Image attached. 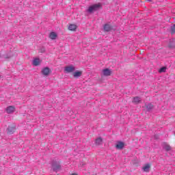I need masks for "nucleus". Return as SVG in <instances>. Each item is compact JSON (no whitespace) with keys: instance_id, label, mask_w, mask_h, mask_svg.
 <instances>
[{"instance_id":"1","label":"nucleus","mask_w":175,"mask_h":175,"mask_svg":"<svg viewBox=\"0 0 175 175\" xmlns=\"http://www.w3.org/2000/svg\"><path fill=\"white\" fill-rule=\"evenodd\" d=\"M100 8H102V5L100 4V3H98L97 4H94L90 6L87 12L88 13H94V12H96V10H99Z\"/></svg>"},{"instance_id":"2","label":"nucleus","mask_w":175,"mask_h":175,"mask_svg":"<svg viewBox=\"0 0 175 175\" xmlns=\"http://www.w3.org/2000/svg\"><path fill=\"white\" fill-rule=\"evenodd\" d=\"M115 147L117 150H122L124 147H125V143L122 142H118Z\"/></svg>"},{"instance_id":"3","label":"nucleus","mask_w":175,"mask_h":175,"mask_svg":"<svg viewBox=\"0 0 175 175\" xmlns=\"http://www.w3.org/2000/svg\"><path fill=\"white\" fill-rule=\"evenodd\" d=\"M5 110L8 114H12V113H14V111H16V107L14 106H9Z\"/></svg>"},{"instance_id":"4","label":"nucleus","mask_w":175,"mask_h":175,"mask_svg":"<svg viewBox=\"0 0 175 175\" xmlns=\"http://www.w3.org/2000/svg\"><path fill=\"white\" fill-rule=\"evenodd\" d=\"M75 66H68L65 68V71L67 73H72V72H75Z\"/></svg>"},{"instance_id":"5","label":"nucleus","mask_w":175,"mask_h":175,"mask_svg":"<svg viewBox=\"0 0 175 175\" xmlns=\"http://www.w3.org/2000/svg\"><path fill=\"white\" fill-rule=\"evenodd\" d=\"M113 30V26L109 25V24H105L104 25V31L105 32H110V31Z\"/></svg>"},{"instance_id":"6","label":"nucleus","mask_w":175,"mask_h":175,"mask_svg":"<svg viewBox=\"0 0 175 175\" xmlns=\"http://www.w3.org/2000/svg\"><path fill=\"white\" fill-rule=\"evenodd\" d=\"M42 73L44 76H49L50 75V68L49 67H45L42 70Z\"/></svg>"},{"instance_id":"7","label":"nucleus","mask_w":175,"mask_h":175,"mask_svg":"<svg viewBox=\"0 0 175 175\" xmlns=\"http://www.w3.org/2000/svg\"><path fill=\"white\" fill-rule=\"evenodd\" d=\"M14 132H16V127H14V126H9L8 128L7 133L8 135H13V133H14Z\"/></svg>"},{"instance_id":"8","label":"nucleus","mask_w":175,"mask_h":175,"mask_svg":"<svg viewBox=\"0 0 175 175\" xmlns=\"http://www.w3.org/2000/svg\"><path fill=\"white\" fill-rule=\"evenodd\" d=\"M163 148L165 150V151H170L172 150V146L167 144L166 142L163 144Z\"/></svg>"},{"instance_id":"9","label":"nucleus","mask_w":175,"mask_h":175,"mask_svg":"<svg viewBox=\"0 0 175 175\" xmlns=\"http://www.w3.org/2000/svg\"><path fill=\"white\" fill-rule=\"evenodd\" d=\"M57 36H58V35H57L55 32H51L49 34V38L52 40H55V39H57Z\"/></svg>"},{"instance_id":"10","label":"nucleus","mask_w":175,"mask_h":175,"mask_svg":"<svg viewBox=\"0 0 175 175\" xmlns=\"http://www.w3.org/2000/svg\"><path fill=\"white\" fill-rule=\"evenodd\" d=\"M104 76H110L111 75V71L109 68H106L103 70Z\"/></svg>"},{"instance_id":"11","label":"nucleus","mask_w":175,"mask_h":175,"mask_svg":"<svg viewBox=\"0 0 175 175\" xmlns=\"http://www.w3.org/2000/svg\"><path fill=\"white\" fill-rule=\"evenodd\" d=\"M33 65L34 66H38V65H40V59L39 58H36L33 61Z\"/></svg>"},{"instance_id":"12","label":"nucleus","mask_w":175,"mask_h":175,"mask_svg":"<svg viewBox=\"0 0 175 175\" xmlns=\"http://www.w3.org/2000/svg\"><path fill=\"white\" fill-rule=\"evenodd\" d=\"M68 29L70 31H76V29H77V26L76 25L71 24L68 26Z\"/></svg>"},{"instance_id":"13","label":"nucleus","mask_w":175,"mask_h":175,"mask_svg":"<svg viewBox=\"0 0 175 175\" xmlns=\"http://www.w3.org/2000/svg\"><path fill=\"white\" fill-rule=\"evenodd\" d=\"M140 100H141L140 97L135 96V97L133 98V103H137V104L140 103Z\"/></svg>"},{"instance_id":"14","label":"nucleus","mask_w":175,"mask_h":175,"mask_svg":"<svg viewBox=\"0 0 175 175\" xmlns=\"http://www.w3.org/2000/svg\"><path fill=\"white\" fill-rule=\"evenodd\" d=\"M150 167H151L150 164H146L143 167V170L144 172H150Z\"/></svg>"},{"instance_id":"15","label":"nucleus","mask_w":175,"mask_h":175,"mask_svg":"<svg viewBox=\"0 0 175 175\" xmlns=\"http://www.w3.org/2000/svg\"><path fill=\"white\" fill-rule=\"evenodd\" d=\"M102 142H103V139H102L101 137H98L96 139V144H97V146H100V144H102Z\"/></svg>"},{"instance_id":"16","label":"nucleus","mask_w":175,"mask_h":175,"mask_svg":"<svg viewBox=\"0 0 175 175\" xmlns=\"http://www.w3.org/2000/svg\"><path fill=\"white\" fill-rule=\"evenodd\" d=\"M81 71H77L73 73V76L74 77H80V76H81Z\"/></svg>"},{"instance_id":"17","label":"nucleus","mask_w":175,"mask_h":175,"mask_svg":"<svg viewBox=\"0 0 175 175\" xmlns=\"http://www.w3.org/2000/svg\"><path fill=\"white\" fill-rule=\"evenodd\" d=\"M166 67H162L159 69V73H165L166 72Z\"/></svg>"},{"instance_id":"18","label":"nucleus","mask_w":175,"mask_h":175,"mask_svg":"<svg viewBox=\"0 0 175 175\" xmlns=\"http://www.w3.org/2000/svg\"><path fill=\"white\" fill-rule=\"evenodd\" d=\"M171 33L172 34L175 33V25L171 27Z\"/></svg>"},{"instance_id":"19","label":"nucleus","mask_w":175,"mask_h":175,"mask_svg":"<svg viewBox=\"0 0 175 175\" xmlns=\"http://www.w3.org/2000/svg\"><path fill=\"white\" fill-rule=\"evenodd\" d=\"M53 169L54 170H57L59 169V165H53Z\"/></svg>"},{"instance_id":"20","label":"nucleus","mask_w":175,"mask_h":175,"mask_svg":"<svg viewBox=\"0 0 175 175\" xmlns=\"http://www.w3.org/2000/svg\"><path fill=\"white\" fill-rule=\"evenodd\" d=\"M2 77L0 75V79Z\"/></svg>"}]
</instances>
